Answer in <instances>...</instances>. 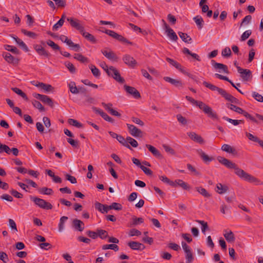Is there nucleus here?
I'll list each match as a JSON object with an SVG mask.
<instances>
[{
  "instance_id": "nucleus-28",
  "label": "nucleus",
  "mask_w": 263,
  "mask_h": 263,
  "mask_svg": "<svg viewBox=\"0 0 263 263\" xmlns=\"http://www.w3.org/2000/svg\"><path fill=\"white\" fill-rule=\"evenodd\" d=\"M69 87L71 92L74 94H77L81 90V88H77L74 82H70Z\"/></svg>"
},
{
  "instance_id": "nucleus-36",
  "label": "nucleus",
  "mask_w": 263,
  "mask_h": 263,
  "mask_svg": "<svg viewBox=\"0 0 263 263\" xmlns=\"http://www.w3.org/2000/svg\"><path fill=\"white\" fill-rule=\"evenodd\" d=\"M193 20L195 22L198 28L201 29L203 27V20L201 16L197 15L193 18Z\"/></svg>"
},
{
  "instance_id": "nucleus-26",
  "label": "nucleus",
  "mask_w": 263,
  "mask_h": 263,
  "mask_svg": "<svg viewBox=\"0 0 263 263\" xmlns=\"http://www.w3.org/2000/svg\"><path fill=\"white\" fill-rule=\"evenodd\" d=\"M178 184L183 189L185 190L189 191L191 189V186L187 183L183 181L182 180H176L174 182V184Z\"/></svg>"
},
{
  "instance_id": "nucleus-38",
  "label": "nucleus",
  "mask_w": 263,
  "mask_h": 263,
  "mask_svg": "<svg viewBox=\"0 0 263 263\" xmlns=\"http://www.w3.org/2000/svg\"><path fill=\"white\" fill-rule=\"evenodd\" d=\"M222 119L232 124H233L234 125H237L239 124L240 123H243L244 121L242 120H234L232 119L231 118H229L227 117L224 116L223 117Z\"/></svg>"
},
{
  "instance_id": "nucleus-3",
  "label": "nucleus",
  "mask_w": 263,
  "mask_h": 263,
  "mask_svg": "<svg viewBox=\"0 0 263 263\" xmlns=\"http://www.w3.org/2000/svg\"><path fill=\"white\" fill-rule=\"evenodd\" d=\"M203 84L212 91H217L218 93L222 96L226 100L235 104H238L239 103V100L237 98L228 93L224 89L206 81H203Z\"/></svg>"
},
{
  "instance_id": "nucleus-48",
  "label": "nucleus",
  "mask_w": 263,
  "mask_h": 263,
  "mask_svg": "<svg viewBox=\"0 0 263 263\" xmlns=\"http://www.w3.org/2000/svg\"><path fill=\"white\" fill-rule=\"evenodd\" d=\"M102 248L103 250L111 249L115 251L119 250V247L116 244L104 245Z\"/></svg>"
},
{
  "instance_id": "nucleus-55",
  "label": "nucleus",
  "mask_w": 263,
  "mask_h": 263,
  "mask_svg": "<svg viewBox=\"0 0 263 263\" xmlns=\"http://www.w3.org/2000/svg\"><path fill=\"white\" fill-rule=\"evenodd\" d=\"M69 47L71 48V49L74 51H78L81 48V46L78 44H74L72 42V41L71 40V41L69 43L68 45Z\"/></svg>"
},
{
  "instance_id": "nucleus-23",
  "label": "nucleus",
  "mask_w": 263,
  "mask_h": 263,
  "mask_svg": "<svg viewBox=\"0 0 263 263\" xmlns=\"http://www.w3.org/2000/svg\"><path fill=\"white\" fill-rule=\"evenodd\" d=\"M82 222L80 220H78L77 219H74L72 220L71 226L72 228L75 230L81 232L82 231V228L81 227V224Z\"/></svg>"
},
{
  "instance_id": "nucleus-62",
  "label": "nucleus",
  "mask_w": 263,
  "mask_h": 263,
  "mask_svg": "<svg viewBox=\"0 0 263 263\" xmlns=\"http://www.w3.org/2000/svg\"><path fill=\"white\" fill-rule=\"evenodd\" d=\"M86 234L88 236L91 238L92 239H96L98 237L97 229L96 230V232L90 231V230L87 231L86 232Z\"/></svg>"
},
{
  "instance_id": "nucleus-2",
  "label": "nucleus",
  "mask_w": 263,
  "mask_h": 263,
  "mask_svg": "<svg viewBox=\"0 0 263 263\" xmlns=\"http://www.w3.org/2000/svg\"><path fill=\"white\" fill-rule=\"evenodd\" d=\"M203 84L212 91H217L218 93L222 96L226 100L235 104H238L239 103V100L237 98L228 93L224 89L206 81H203Z\"/></svg>"
},
{
  "instance_id": "nucleus-60",
  "label": "nucleus",
  "mask_w": 263,
  "mask_h": 263,
  "mask_svg": "<svg viewBox=\"0 0 263 263\" xmlns=\"http://www.w3.org/2000/svg\"><path fill=\"white\" fill-rule=\"evenodd\" d=\"M141 234V232L139 231L138 230H137L136 229H131L128 233V235L129 236H140Z\"/></svg>"
},
{
  "instance_id": "nucleus-51",
  "label": "nucleus",
  "mask_w": 263,
  "mask_h": 263,
  "mask_svg": "<svg viewBox=\"0 0 263 263\" xmlns=\"http://www.w3.org/2000/svg\"><path fill=\"white\" fill-rule=\"evenodd\" d=\"M221 54L223 57H230L232 54V52L229 47H225L221 52Z\"/></svg>"
},
{
  "instance_id": "nucleus-7",
  "label": "nucleus",
  "mask_w": 263,
  "mask_h": 263,
  "mask_svg": "<svg viewBox=\"0 0 263 263\" xmlns=\"http://www.w3.org/2000/svg\"><path fill=\"white\" fill-rule=\"evenodd\" d=\"M237 69L243 81L247 82L252 79V74L250 69H243L239 66H237Z\"/></svg>"
},
{
  "instance_id": "nucleus-32",
  "label": "nucleus",
  "mask_w": 263,
  "mask_h": 263,
  "mask_svg": "<svg viewBox=\"0 0 263 263\" xmlns=\"http://www.w3.org/2000/svg\"><path fill=\"white\" fill-rule=\"evenodd\" d=\"M116 139L122 145L124 146L125 147H127V148H128L129 149H132V148H131L130 146L127 142L126 139H125V138L122 136L119 135L118 136V138H117Z\"/></svg>"
},
{
  "instance_id": "nucleus-40",
  "label": "nucleus",
  "mask_w": 263,
  "mask_h": 263,
  "mask_svg": "<svg viewBox=\"0 0 263 263\" xmlns=\"http://www.w3.org/2000/svg\"><path fill=\"white\" fill-rule=\"evenodd\" d=\"M41 101L45 104H48L51 107H53V102L52 100L47 96L43 95Z\"/></svg>"
},
{
  "instance_id": "nucleus-18",
  "label": "nucleus",
  "mask_w": 263,
  "mask_h": 263,
  "mask_svg": "<svg viewBox=\"0 0 263 263\" xmlns=\"http://www.w3.org/2000/svg\"><path fill=\"white\" fill-rule=\"evenodd\" d=\"M145 146L148 148L149 152L156 158L159 159H162V156L160 152L154 146L150 144H146Z\"/></svg>"
},
{
  "instance_id": "nucleus-20",
  "label": "nucleus",
  "mask_w": 263,
  "mask_h": 263,
  "mask_svg": "<svg viewBox=\"0 0 263 263\" xmlns=\"http://www.w3.org/2000/svg\"><path fill=\"white\" fill-rule=\"evenodd\" d=\"M163 79L165 81L171 83V84L175 86L176 87H181L183 86L182 82L180 80L174 79L168 77H164Z\"/></svg>"
},
{
  "instance_id": "nucleus-21",
  "label": "nucleus",
  "mask_w": 263,
  "mask_h": 263,
  "mask_svg": "<svg viewBox=\"0 0 263 263\" xmlns=\"http://www.w3.org/2000/svg\"><path fill=\"white\" fill-rule=\"evenodd\" d=\"M83 37L91 44H95L98 43V40L96 37L89 32L83 31Z\"/></svg>"
},
{
  "instance_id": "nucleus-1",
  "label": "nucleus",
  "mask_w": 263,
  "mask_h": 263,
  "mask_svg": "<svg viewBox=\"0 0 263 263\" xmlns=\"http://www.w3.org/2000/svg\"><path fill=\"white\" fill-rule=\"evenodd\" d=\"M218 161L229 168H233L235 173L240 178L250 183H255L256 184L260 183V181L257 178L246 173L243 170L239 168L237 165L231 161L221 156L217 157Z\"/></svg>"
},
{
  "instance_id": "nucleus-10",
  "label": "nucleus",
  "mask_w": 263,
  "mask_h": 263,
  "mask_svg": "<svg viewBox=\"0 0 263 263\" xmlns=\"http://www.w3.org/2000/svg\"><path fill=\"white\" fill-rule=\"evenodd\" d=\"M124 63L129 67L134 68L137 64L136 61L129 54H125L123 57Z\"/></svg>"
},
{
  "instance_id": "nucleus-43",
  "label": "nucleus",
  "mask_w": 263,
  "mask_h": 263,
  "mask_svg": "<svg viewBox=\"0 0 263 263\" xmlns=\"http://www.w3.org/2000/svg\"><path fill=\"white\" fill-rule=\"evenodd\" d=\"M95 207L96 210L102 213H105L106 212L105 210V204H103L100 202H96L95 204Z\"/></svg>"
},
{
  "instance_id": "nucleus-34",
  "label": "nucleus",
  "mask_w": 263,
  "mask_h": 263,
  "mask_svg": "<svg viewBox=\"0 0 263 263\" xmlns=\"http://www.w3.org/2000/svg\"><path fill=\"white\" fill-rule=\"evenodd\" d=\"M223 236L225 237L226 239L228 242H234L235 241V238L234 234L231 231H230L228 232L225 233L223 234Z\"/></svg>"
},
{
  "instance_id": "nucleus-35",
  "label": "nucleus",
  "mask_w": 263,
  "mask_h": 263,
  "mask_svg": "<svg viewBox=\"0 0 263 263\" xmlns=\"http://www.w3.org/2000/svg\"><path fill=\"white\" fill-rule=\"evenodd\" d=\"M12 91L17 94L18 95L22 97L25 100L27 101L28 100V97L25 93H24L21 89H19L17 87H13L11 88Z\"/></svg>"
},
{
  "instance_id": "nucleus-13",
  "label": "nucleus",
  "mask_w": 263,
  "mask_h": 263,
  "mask_svg": "<svg viewBox=\"0 0 263 263\" xmlns=\"http://www.w3.org/2000/svg\"><path fill=\"white\" fill-rule=\"evenodd\" d=\"M66 19L72 27L79 30L80 33H82V27L80 24V21L71 17H67Z\"/></svg>"
},
{
  "instance_id": "nucleus-30",
  "label": "nucleus",
  "mask_w": 263,
  "mask_h": 263,
  "mask_svg": "<svg viewBox=\"0 0 263 263\" xmlns=\"http://www.w3.org/2000/svg\"><path fill=\"white\" fill-rule=\"evenodd\" d=\"M89 67L90 69L91 70L93 76L95 78H99L100 77V75H101L100 71L99 69L98 68H97L95 65H92V64L90 65L89 66Z\"/></svg>"
},
{
  "instance_id": "nucleus-17",
  "label": "nucleus",
  "mask_w": 263,
  "mask_h": 263,
  "mask_svg": "<svg viewBox=\"0 0 263 263\" xmlns=\"http://www.w3.org/2000/svg\"><path fill=\"white\" fill-rule=\"evenodd\" d=\"M187 135L194 141H195L199 144H203L204 143V140L201 137V136L196 134L194 132L188 133Z\"/></svg>"
},
{
  "instance_id": "nucleus-25",
  "label": "nucleus",
  "mask_w": 263,
  "mask_h": 263,
  "mask_svg": "<svg viewBox=\"0 0 263 263\" xmlns=\"http://www.w3.org/2000/svg\"><path fill=\"white\" fill-rule=\"evenodd\" d=\"M11 36L13 39L14 40H15V41L19 45V46L21 47L24 50H25L26 52L28 51V48L27 45L22 40L20 39L19 38L14 36V35H11Z\"/></svg>"
},
{
  "instance_id": "nucleus-24",
  "label": "nucleus",
  "mask_w": 263,
  "mask_h": 263,
  "mask_svg": "<svg viewBox=\"0 0 263 263\" xmlns=\"http://www.w3.org/2000/svg\"><path fill=\"white\" fill-rule=\"evenodd\" d=\"M165 32L167 34V36L172 40L174 41H177L178 39V37L176 34V33L174 31V30L170 27L165 29Z\"/></svg>"
},
{
  "instance_id": "nucleus-16",
  "label": "nucleus",
  "mask_w": 263,
  "mask_h": 263,
  "mask_svg": "<svg viewBox=\"0 0 263 263\" xmlns=\"http://www.w3.org/2000/svg\"><path fill=\"white\" fill-rule=\"evenodd\" d=\"M127 245L131 249L134 250L141 251L144 250L145 248L143 244L137 241H129Z\"/></svg>"
},
{
  "instance_id": "nucleus-41",
  "label": "nucleus",
  "mask_w": 263,
  "mask_h": 263,
  "mask_svg": "<svg viewBox=\"0 0 263 263\" xmlns=\"http://www.w3.org/2000/svg\"><path fill=\"white\" fill-rule=\"evenodd\" d=\"M4 48L6 50L10 51L14 54H18L20 53L19 50L16 47L11 45H5Z\"/></svg>"
},
{
  "instance_id": "nucleus-64",
  "label": "nucleus",
  "mask_w": 263,
  "mask_h": 263,
  "mask_svg": "<svg viewBox=\"0 0 263 263\" xmlns=\"http://www.w3.org/2000/svg\"><path fill=\"white\" fill-rule=\"evenodd\" d=\"M177 119L179 122L183 125H185L187 123V120L186 118L183 117L181 115L178 114L177 115Z\"/></svg>"
},
{
  "instance_id": "nucleus-59",
  "label": "nucleus",
  "mask_w": 263,
  "mask_h": 263,
  "mask_svg": "<svg viewBox=\"0 0 263 263\" xmlns=\"http://www.w3.org/2000/svg\"><path fill=\"white\" fill-rule=\"evenodd\" d=\"M252 97L259 102H263V97L256 91L252 92Z\"/></svg>"
},
{
  "instance_id": "nucleus-39",
  "label": "nucleus",
  "mask_w": 263,
  "mask_h": 263,
  "mask_svg": "<svg viewBox=\"0 0 263 263\" xmlns=\"http://www.w3.org/2000/svg\"><path fill=\"white\" fill-rule=\"evenodd\" d=\"M97 235L98 237L104 239L108 237V232L104 230L97 229Z\"/></svg>"
},
{
  "instance_id": "nucleus-63",
  "label": "nucleus",
  "mask_w": 263,
  "mask_h": 263,
  "mask_svg": "<svg viewBox=\"0 0 263 263\" xmlns=\"http://www.w3.org/2000/svg\"><path fill=\"white\" fill-rule=\"evenodd\" d=\"M101 116L106 121H108L109 122H110V123H114V120L111 118L110 117H109L106 113L103 112H101Z\"/></svg>"
},
{
  "instance_id": "nucleus-50",
  "label": "nucleus",
  "mask_w": 263,
  "mask_h": 263,
  "mask_svg": "<svg viewBox=\"0 0 263 263\" xmlns=\"http://www.w3.org/2000/svg\"><path fill=\"white\" fill-rule=\"evenodd\" d=\"M126 141L128 144H130L133 147H137L138 146L137 141L130 137H127Z\"/></svg>"
},
{
  "instance_id": "nucleus-5",
  "label": "nucleus",
  "mask_w": 263,
  "mask_h": 263,
  "mask_svg": "<svg viewBox=\"0 0 263 263\" xmlns=\"http://www.w3.org/2000/svg\"><path fill=\"white\" fill-rule=\"evenodd\" d=\"M199 108L202 110L204 113L207 115L209 117L213 119H218L217 114L213 110L211 107L205 104L203 102L202 103H199Z\"/></svg>"
},
{
  "instance_id": "nucleus-9",
  "label": "nucleus",
  "mask_w": 263,
  "mask_h": 263,
  "mask_svg": "<svg viewBox=\"0 0 263 263\" xmlns=\"http://www.w3.org/2000/svg\"><path fill=\"white\" fill-rule=\"evenodd\" d=\"M102 53L108 60L114 61H117L118 58L116 54L110 49L101 50Z\"/></svg>"
},
{
  "instance_id": "nucleus-33",
  "label": "nucleus",
  "mask_w": 263,
  "mask_h": 263,
  "mask_svg": "<svg viewBox=\"0 0 263 263\" xmlns=\"http://www.w3.org/2000/svg\"><path fill=\"white\" fill-rule=\"evenodd\" d=\"M196 222L201 225V231L202 233L205 234L206 231L210 230L208 223L203 220H196Z\"/></svg>"
},
{
  "instance_id": "nucleus-12",
  "label": "nucleus",
  "mask_w": 263,
  "mask_h": 263,
  "mask_svg": "<svg viewBox=\"0 0 263 263\" xmlns=\"http://www.w3.org/2000/svg\"><path fill=\"white\" fill-rule=\"evenodd\" d=\"M126 125L129 132L132 136L135 137H141L142 131L140 129L132 124H127Z\"/></svg>"
},
{
  "instance_id": "nucleus-27",
  "label": "nucleus",
  "mask_w": 263,
  "mask_h": 263,
  "mask_svg": "<svg viewBox=\"0 0 263 263\" xmlns=\"http://www.w3.org/2000/svg\"><path fill=\"white\" fill-rule=\"evenodd\" d=\"M197 192L205 198H210L211 194L204 189L201 186H197L195 188Z\"/></svg>"
},
{
  "instance_id": "nucleus-46",
  "label": "nucleus",
  "mask_w": 263,
  "mask_h": 263,
  "mask_svg": "<svg viewBox=\"0 0 263 263\" xmlns=\"http://www.w3.org/2000/svg\"><path fill=\"white\" fill-rule=\"evenodd\" d=\"M39 85L40 86V88L43 89L45 91L49 92L53 90V87L50 84L41 83Z\"/></svg>"
},
{
  "instance_id": "nucleus-29",
  "label": "nucleus",
  "mask_w": 263,
  "mask_h": 263,
  "mask_svg": "<svg viewBox=\"0 0 263 263\" xmlns=\"http://www.w3.org/2000/svg\"><path fill=\"white\" fill-rule=\"evenodd\" d=\"M226 105L227 107L230 108L231 110H233L240 114H242V113L243 112L244 110H243L241 108L238 107L235 105H233L232 104L227 103Z\"/></svg>"
},
{
  "instance_id": "nucleus-11",
  "label": "nucleus",
  "mask_w": 263,
  "mask_h": 263,
  "mask_svg": "<svg viewBox=\"0 0 263 263\" xmlns=\"http://www.w3.org/2000/svg\"><path fill=\"white\" fill-rule=\"evenodd\" d=\"M34 48L39 55L46 58H49L51 54L40 45H35Z\"/></svg>"
},
{
  "instance_id": "nucleus-61",
  "label": "nucleus",
  "mask_w": 263,
  "mask_h": 263,
  "mask_svg": "<svg viewBox=\"0 0 263 263\" xmlns=\"http://www.w3.org/2000/svg\"><path fill=\"white\" fill-rule=\"evenodd\" d=\"M159 179L166 183H167L171 185L174 186V182L170 180V179L165 176H161L159 177Z\"/></svg>"
},
{
  "instance_id": "nucleus-37",
  "label": "nucleus",
  "mask_w": 263,
  "mask_h": 263,
  "mask_svg": "<svg viewBox=\"0 0 263 263\" xmlns=\"http://www.w3.org/2000/svg\"><path fill=\"white\" fill-rule=\"evenodd\" d=\"M38 191L41 194L47 195H52L53 193V190L51 189L46 187L40 188L38 189Z\"/></svg>"
},
{
  "instance_id": "nucleus-53",
  "label": "nucleus",
  "mask_w": 263,
  "mask_h": 263,
  "mask_svg": "<svg viewBox=\"0 0 263 263\" xmlns=\"http://www.w3.org/2000/svg\"><path fill=\"white\" fill-rule=\"evenodd\" d=\"M68 219V217L62 216L61 217L60 222L59 223V230L61 232L64 229V224L65 222Z\"/></svg>"
},
{
  "instance_id": "nucleus-49",
  "label": "nucleus",
  "mask_w": 263,
  "mask_h": 263,
  "mask_svg": "<svg viewBox=\"0 0 263 263\" xmlns=\"http://www.w3.org/2000/svg\"><path fill=\"white\" fill-rule=\"evenodd\" d=\"M68 123L73 126L77 127L78 128H81L82 127V124L76 120L73 119H69L68 120Z\"/></svg>"
},
{
  "instance_id": "nucleus-15",
  "label": "nucleus",
  "mask_w": 263,
  "mask_h": 263,
  "mask_svg": "<svg viewBox=\"0 0 263 263\" xmlns=\"http://www.w3.org/2000/svg\"><path fill=\"white\" fill-rule=\"evenodd\" d=\"M2 56L5 59V60L9 63L13 64H17L18 63L19 60L17 58H16L12 56L9 52H3L2 54Z\"/></svg>"
},
{
  "instance_id": "nucleus-56",
  "label": "nucleus",
  "mask_w": 263,
  "mask_h": 263,
  "mask_svg": "<svg viewBox=\"0 0 263 263\" xmlns=\"http://www.w3.org/2000/svg\"><path fill=\"white\" fill-rule=\"evenodd\" d=\"M252 34V31L250 30H248L245 31L240 37V41H244L246 40Z\"/></svg>"
},
{
  "instance_id": "nucleus-42",
  "label": "nucleus",
  "mask_w": 263,
  "mask_h": 263,
  "mask_svg": "<svg viewBox=\"0 0 263 263\" xmlns=\"http://www.w3.org/2000/svg\"><path fill=\"white\" fill-rule=\"evenodd\" d=\"M216 187L218 190H220V191H217V192L220 194H224L228 190V187L226 185H223L221 183H218Z\"/></svg>"
},
{
  "instance_id": "nucleus-19",
  "label": "nucleus",
  "mask_w": 263,
  "mask_h": 263,
  "mask_svg": "<svg viewBox=\"0 0 263 263\" xmlns=\"http://www.w3.org/2000/svg\"><path fill=\"white\" fill-rule=\"evenodd\" d=\"M221 150L233 155H236L237 154V152L235 148L229 144H224L222 145L221 146Z\"/></svg>"
},
{
  "instance_id": "nucleus-57",
  "label": "nucleus",
  "mask_w": 263,
  "mask_h": 263,
  "mask_svg": "<svg viewBox=\"0 0 263 263\" xmlns=\"http://www.w3.org/2000/svg\"><path fill=\"white\" fill-rule=\"evenodd\" d=\"M21 31L24 34H25L29 37H30L31 38L35 39L36 37V34L34 32L27 31L24 29H22Z\"/></svg>"
},
{
  "instance_id": "nucleus-52",
  "label": "nucleus",
  "mask_w": 263,
  "mask_h": 263,
  "mask_svg": "<svg viewBox=\"0 0 263 263\" xmlns=\"http://www.w3.org/2000/svg\"><path fill=\"white\" fill-rule=\"evenodd\" d=\"M47 44L51 47L53 50H60V46L55 44L53 41L52 40H49L46 42Z\"/></svg>"
},
{
  "instance_id": "nucleus-58",
  "label": "nucleus",
  "mask_w": 263,
  "mask_h": 263,
  "mask_svg": "<svg viewBox=\"0 0 263 263\" xmlns=\"http://www.w3.org/2000/svg\"><path fill=\"white\" fill-rule=\"evenodd\" d=\"M166 60L167 61V62H168L170 64L174 66L176 68H180V64L176 61L170 58H166Z\"/></svg>"
},
{
  "instance_id": "nucleus-44",
  "label": "nucleus",
  "mask_w": 263,
  "mask_h": 263,
  "mask_svg": "<svg viewBox=\"0 0 263 263\" xmlns=\"http://www.w3.org/2000/svg\"><path fill=\"white\" fill-rule=\"evenodd\" d=\"M187 168L190 172L192 173V174H193L196 176H200L201 175L200 173L197 171L193 165H192L191 164L188 163L186 165Z\"/></svg>"
},
{
  "instance_id": "nucleus-31",
  "label": "nucleus",
  "mask_w": 263,
  "mask_h": 263,
  "mask_svg": "<svg viewBox=\"0 0 263 263\" xmlns=\"http://www.w3.org/2000/svg\"><path fill=\"white\" fill-rule=\"evenodd\" d=\"M178 35L181 40L185 43H190L192 40V38L186 33H183L182 32H179Z\"/></svg>"
},
{
  "instance_id": "nucleus-4",
  "label": "nucleus",
  "mask_w": 263,
  "mask_h": 263,
  "mask_svg": "<svg viewBox=\"0 0 263 263\" xmlns=\"http://www.w3.org/2000/svg\"><path fill=\"white\" fill-rule=\"evenodd\" d=\"M30 200L39 208L45 210H50L53 208L52 205L45 200L37 197L30 196Z\"/></svg>"
},
{
  "instance_id": "nucleus-54",
  "label": "nucleus",
  "mask_w": 263,
  "mask_h": 263,
  "mask_svg": "<svg viewBox=\"0 0 263 263\" xmlns=\"http://www.w3.org/2000/svg\"><path fill=\"white\" fill-rule=\"evenodd\" d=\"M185 253L186 263H192L193 261L194 257L191 250Z\"/></svg>"
},
{
  "instance_id": "nucleus-8",
  "label": "nucleus",
  "mask_w": 263,
  "mask_h": 263,
  "mask_svg": "<svg viewBox=\"0 0 263 263\" xmlns=\"http://www.w3.org/2000/svg\"><path fill=\"white\" fill-rule=\"evenodd\" d=\"M211 63L213 67L216 69H218L219 72H223L224 73L228 74L229 70L228 67L227 65L216 62L214 60L211 61Z\"/></svg>"
},
{
  "instance_id": "nucleus-14",
  "label": "nucleus",
  "mask_w": 263,
  "mask_h": 263,
  "mask_svg": "<svg viewBox=\"0 0 263 263\" xmlns=\"http://www.w3.org/2000/svg\"><path fill=\"white\" fill-rule=\"evenodd\" d=\"M124 88L127 93L132 95L135 99L141 97L140 92L135 87L125 85Z\"/></svg>"
},
{
  "instance_id": "nucleus-47",
  "label": "nucleus",
  "mask_w": 263,
  "mask_h": 263,
  "mask_svg": "<svg viewBox=\"0 0 263 263\" xmlns=\"http://www.w3.org/2000/svg\"><path fill=\"white\" fill-rule=\"evenodd\" d=\"M32 104L33 105V106L38 109L40 111H45V108L43 106V105L41 104V103L35 100H33L32 101Z\"/></svg>"
},
{
  "instance_id": "nucleus-22",
  "label": "nucleus",
  "mask_w": 263,
  "mask_h": 263,
  "mask_svg": "<svg viewBox=\"0 0 263 263\" xmlns=\"http://www.w3.org/2000/svg\"><path fill=\"white\" fill-rule=\"evenodd\" d=\"M197 152L199 155L203 160V161L205 163L210 162L213 160V157H209L201 149H198Z\"/></svg>"
},
{
  "instance_id": "nucleus-45",
  "label": "nucleus",
  "mask_w": 263,
  "mask_h": 263,
  "mask_svg": "<svg viewBox=\"0 0 263 263\" xmlns=\"http://www.w3.org/2000/svg\"><path fill=\"white\" fill-rule=\"evenodd\" d=\"M242 115H243L247 119H249L251 121L255 122L256 123H258V121L256 120V118H257L256 116H253L251 114H249L246 111H243V112L242 113Z\"/></svg>"
},
{
  "instance_id": "nucleus-6",
  "label": "nucleus",
  "mask_w": 263,
  "mask_h": 263,
  "mask_svg": "<svg viewBox=\"0 0 263 263\" xmlns=\"http://www.w3.org/2000/svg\"><path fill=\"white\" fill-rule=\"evenodd\" d=\"M107 75L112 77L120 83L123 84L125 82L124 79L121 76L118 69L114 66H110L109 71L107 73Z\"/></svg>"
}]
</instances>
